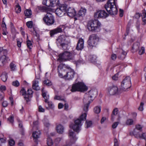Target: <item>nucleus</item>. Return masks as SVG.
Returning <instances> with one entry per match:
<instances>
[{
    "instance_id": "nucleus-61",
    "label": "nucleus",
    "mask_w": 146,
    "mask_h": 146,
    "mask_svg": "<svg viewBox=\"0 0 146 146\" xmlns=\"http://www.w3.org/2000/svg\"><path fill=\"white\" fill-rule=\"evenodd\" d=\"M111 58L112 60H115L117 58V56L115 54H113L111 55Z\"/></svg>"
},
{
    "instance_id": "nucleus-10",
    "label": "nucleus",
    "mask_w": 146,
    "mask_h": 146,
    "mask_svg": "<svg viewBox=\"0 0 146 146\" xmlns=\"http://www.w3.org/2000/svg\"><path fill=\"white\" fill-rule=\"evenodd\" d=\"M76 54L74 50L71 52L64 51V61L74 60L75 59L74 56Z\"/></svg>"
},
{
    "instance_id": "nucleus-18",
    "label": "nucleus",
    "mask_w": 146,
    "mask_h": 146,
    "mask_svg": "<svg viewBox=\"0 0 146 146\" xmlns=\"http://www.w3.org/2000/svg\"><path fill=\"white\" fill-rule=\"evenodd\" d=\"M40 80L39 78L35 79L33 83V88L36 90H40V87L38 85V83Z\"/></svg>"
},
{
    "instance_id": "nucleus-8",
    "label": "nucleus",
    "mask_w": 146,
    "mask_h": 146,
    "mask_svg": "<svg viewBox=\"0 0 146 146\" xmlns=\"http://www.w3.org/2000/svg\"><path fill=\"white\" fill-rule=\"evenodd\" d=\"M44 21L48 25L53 24L54 22V17L50 13H47L43 18Z\"/></svg>"
},
{
    "instance_id": "nucleus-4",
    "label": "nucleus",
    "mask_w": 146,
    "mask_h": 146,
    "mask_svg": "<svg viewBox=\"0 0 146 146\" xmlns=\"http://www.w3.org/2000/svg\"><path fill=\"white\" fill-rule=\"evenodd\" d=\"M87 90V87L83 83L78 82L72 84L71 91L73 92L76 91L84 92Z\"/></svg>"
},
{
    "instance_id": "nucleus-19",
    "label": "nucleus",
    "mask_w": 146,
    "mask_h": 146,
    "mask_svg": "<svg viewBox=\"0 0 146 146\" xmlns=\"http://www.w3.org/2000/svg\"><path fill=\"white\" fill-rule=\"evenodd\" d=\"M64 11V5H62L60 8H57L56 10V14L59 17H61L63 15Z\"/></svg>"
},
{
    "instance_id": "nucleus-36",
    "label": "nucleus",
    "mask_w": 146,
    "mask_h": 146,
    "mask_svg": "<svg viewBox=\"0 0 146 146\" xmlns=\"http://www.w3.org/2000/svg\"><path fill=\"white\" fill-rule=\"evenodd\" d=\"M101 109V108L100 106H96L94 108V112L95 113H99L100 112Z\"/></svg>"
},
{
    "instance_id": "nucleus-37",
    "label": "nucleus",
    "mask_w": 146,
    "mask_h": 146,
    "mask_svg": "<svg viewBox=\"0 0 146 146\" xmlns=\"http://www.w3.org/2000/svg\"><path fill=\"white\" fill-rule=\"evenodd\" d=\"M16 7L15 9V12L17 13H19L21 11V7L18 3L16 6Z\"/></svg>"
},
{
    "instance_id": "nucleus-41",
    "label": "nucleus",
    "mask_w": 146,
    "mask_h": 146,
    "mask_svg": "<svg viewBox=\"0 0 146 146\" xmlns=\"http://www.w3.org/2000/svg\"><path fill=\"white\" fill-rule=\"evenodd\" d=\"M8 144L10 146H14L15 145V141L13 139H10L8 141Z\"/></svg>"
},
{
    "instance_id": "nucleus-23",
    "label": "nucleus",
    "mask_w": 146,
    "mask_h": 146,
    "mask_svg": "<svg viewBox=\"0 0 146 146\" xmlns=\"http://www.w3.org/2000/svg\"><path fill=\"white\" fill-rule=\"evenodd\" d=\"M56 130L58 133L61 134L63 133L64 128L63 126L61 125H59L56 127Z\"/></svg>"
},
{
    "instance_id": "nucleus-45",
    "label": "nucleus",
    "mask_w": 146,
    "mask_h": 146,
    "mask_svg": "<svg viewBox=\"0 0 146 146\" xmlns=\"http://www.w3.org/2000/svg\"><path fill=\"white\" fill-rule=\"evenodd\" d=\"M44 83L47 86H50L52 84L51 82L48 80H45L44 81Z\"/></svg>"
},
{
    "instance_id": "nucleus-3",
    "label": "nucleus",
    "mask_w": 146,
    "mask_h": 146,
    "mask_svg": "<svg viewBox=\"0 0 146 146\" xmlns=\"http://www.w3.org/2000/svg\"><path fill=\"white\" fill-rule=\"evenodd\" d=\"M100 23L97 20H91L88 23V29L92 32H95L100 27Z\"/></svg>"
},
{
    "instance_id": "nucleus-25",
    "label": "nucleus",
    "mask_w": 146,
    "mask_h": 146,
    "mask_svg": "<svg viewBox=\"0 0 146 146\" xmlns=\"http://www.w3.org/2000/svg\"><path fill=\"white\" fill-rule=\"evenodd\" d=\"M64 47L66 48V50H68L70 47V43L69 40H64Z\"/></svg>"
},
{
    "instance_id": "nucleus-26",
    "label": "nucleus",
    "mask_w": 146,
    "mask_h": 146,
    "mask_svg": "<svg viewBox=\"0 0 146 146\" xmlns=\"http://www.w3.org/2000/svg\"><path fill=\"white\" fill-rule=\"evenodd\" d=\"M1 77V79L3 82H5L7 78V74L5 72H3L2 74Z\"/></svg>"
},
{
    "instance_id": "nucleus-30",
    "label": "nucleus",
    "mask_w": 146,
    "mask_h": 146,
    "mask_svg": "<svg viewBox=\"0 0 146 146\" xmlns=\"http://www.w3.org/2000/svg\"><path fill=\"white\" fill-rule=\"evenodd\" d=\"M51 0H43L42 4L47 6L50 7Z\"/></svg>"
},
{
    "instance_id": "nucleus-13",
    "label": "nucleus",
    "mask_w": 146,
    "mask_h": 146,
    "mask_svg": "<svg viewBox=\"0 0 146 146\" xmlns=\"http://www.w3.org/2000/svg\"><path fill=\"white\" fill-rule=\"evenodd\" d=\"M67 6L64 4V8L66 9V13L68 16L70 17H74L76 14V13L74 9L71 7H69L67 9Z\"/></svg>"
},
{
    "instance_id": "nucleus-12",
    "label": "nucleus",
    "mask_w": 146,
    "mask_h": 146,
    "mask_svg": "<svg viewBox=\"0 0 146 146\" xmlns=\"http://www.w3.org/2000/svg\"><path fill=\"white\" fill-rule=\"evenodd\" d=\"M82 124L81 121L77 119L75 121L74 124L73 125H70V127L73 129L74 131L78 132L80 130V128Z\"/></svg>"
},
{
    "instance_id": "nucleus-11",
    "label": "nucleus",
    "mask_w": 146,
    "mask_h": 146,
    "mask_svg": "<svg viewBox=\"0 0 146 146\" xmlns=\"http://www.w3.org/2000/svg\"><path fill=\"white\" fill-rule=\"evenodd\" d=\"M108 14L104 10L97 11L94 14V17L97 18H105L107 17Z\"/></svg>"
},
{
    "instance_id": "nucleus-60",
    "label": "nucleus",
    "mask_w": 146,
    "mask_h": 146,
    "mask_svg": "<svg viewBox=\"0 0 146 146\" xmlns=\"http://www.w3.org/2000/svg\"><path fill=\"white\" fill-rule=\"evenodd\" d=\"M112 78L114 80H117L118 78V75L117 74H115L112 77Z\"/></svg>"
},
{
    "instance_id": "nucleus-53",
    "label": "nucleus",
    "mask_w": 146,
    "mask_h": 146,
    "mask_svg": "<svg viewBox=\"0 0 146 146\" xmlns=\"http://www.w3.org/2000/svg\"><path fill=\"white\" fill-rule=\"evenodd\" d=\"M114 145L113 146H118V143L117 140L115 138L114 139Z\"/></svg>"
},
{
    "instance_id": "nucleus-28",
    "label": "nucleus",
    "mask_w": 146,
    "mask_h": 146,
    "mask_svg": "<svg viewBox=\"0 0 146 146\" xmlns=\"http://www.w3.org/2000/svg\"><path fill=\"white\" fill-rule=\"evenodd\" d=\"M54 144L53 141L51 137H47V144L48 146H51Z\"/></svg>"
},
{
    "instance_id": "nucleus-31",
    "label": "nucleus",
    "mask_w": 146,
    "mask_h": 146,
    "mask_svg": "<svg viewBox=\"0 0 146 146\" xmlns=\"http://www.w3.org/2000/svg\"><path fill=\"white\" fill-rule=\"evenodd\" d=\"M44 88H43L42 89V95L44 99V102H47L48 101V99L46 97V92H45L44 90Z\"/></svg>"
},
{
    "instance_id": "nucleus-24",
    "label": "nucleus",
    "mask_w": 146,
    "mask_h": 146,
    "mask_svg": "<svg viewBox=\"0 0 146 146\" xmlns=\"http://www.w3.org/2000/svg\"><path fill=\"white\" fill-rule=\"evenodd\" d=\"M59 4V0H51L50 7H54Z\"/></svg>"
},
{
    "instance_id": "nucleus-34",
    "label": "nucleus",
    "mask_w": 146,
    "mask_h": 146,
    "mask_svg": "<svg viewBox=\"0 0 146 146\" xmlns=\"http://www.w3.org/2000/svg\"><path fill=\"white\" fill-rule=\"evenodd\" d=\"M24 14L25 16L29 17L32 14L31 11L30 10L27 9L25 11Z\"/></svg>"
},
{
    "instance_id": "nucleus-1",
    "label": "nucleus",
    "mask_w": 146,
    "mask_h": 146,
    "mask_svg": "<svg viewBox=\"0 0 146 146\" xmlns=\"http://www.w3.org/2000/svg\"><path fill=\"white\" fill-rule=\"evenodd\" d=\"M97 93L96 91L91 90L89 91L88 94H86L84 96L83 100V103L85 105L84 107V110L86 111L88 110L89 105L91 102L94 99L97 95Z\"/></svg>"
},
{
    "instance_id": "nucleus-2",
    "label": "nucleus",
    "mask_w": 146,
    "mask_h": 146,
    "mask_svg": "<svg viewBox=\"0 0 146 146\" xmlns=\"http://www.w3.org/2000/svg\"><path fill=\"white\" fill-rule=\"evenodd\" d=\"M105 7L108 12L111 15H115L117 13L115 0H108L105 5Z\"/></svg>"
},
{
    "instance_id": "nucleus-49",
    "label": "nucleus",
    "mask_w": 146,
    "mask_h": 146,
    "mask_svg": "<svg viewBox=\"0 0 146 146\" xmlns=\"http://www.w3.org/2000/svg\"><path fill=\"white\" fill-rule=\"evenodd\" d=\"M12 85L15 87H18L19 85V83L17 80H16L12 82Z\"/></svg>"
},
{
    "instance_id": "nucleus-63",
    "label": "nucleus",
    "mask_w": 146,
    "mask_h": 146,
    "mask_svg": "<svg viewBox=\"0 0 146 146\" xmlns=\"http://www.w3.org/2000/svg\"><path fill=\"white\" fill-rule=\"evenodd\" d=\"M123 11L122 9H119V15L121 17H122L123 15Z\"/></svg>"
},
{
    "instance_id": "nucleus-6",
    "label": "nucleus",
    "mask_w": 146,
    "mask_h": 146,
    "mask_svg": "<svg viewBox=\"0 0 146 146\" xmlns=\"http://www.w3.org/2000/svg\"><path fill=\"white\" fill-rule=\"evenodd\" d=\"M99 40V37L96 35L92 34L90 36L88 41V45L91 47L95 46L97 44Z\"/></svg>"
},
{
    "instance_id": "nucleus-46",
    "label": "nucleus",
    "mask_w": 146,
    "mask_h": 146,
    "mask_svg": "<svg viewBox=\"0 0 146 146\" xmlns=\"http://www.w3.org/2000/svg\"><path fill=\"white\" fill-rule=\"evenodd\" d=\"M139 54L141 55L145 53V48L143 47H142L141 49L139 51Z\"/></svg>"
},
{
    "instance_id": "nucleus-43",
    "label": "nucleus",
    "mask_w": 146,
    "mask_h": 146,
    "mask_svg": "<svg viewBox=\"0 0 146 146\" xmlns=\"http://www.w3.org/2000/svg\"><path fill=\"white\" fill-rule=\"evenodd\" d=\"M10 67L11 71H14L15 70L16 65L13 63H11L10 64Z\"/></svg>"
},
{
    "instance_id": "nucleus-44",
    "label": "nucleus",
    "mask_w": 146,
    "mask_h": 146,
    "mask_svg": "<svg viewBox=\"0 0 146 146\" xmlns=\"http://www.w3.org/2000/svg\"><path fill=\"white\" fill-rule=\"evenodd\" d=\"M6 142V137H0V146H1V144Z\"/></svg>"
},
{
    "instance_id": "nucleus-27",
    "label": "nucleus",
    "mask_w": 146,
    "mask_h": 146,
    "mask_svg": "<svg viewBox=\"0 0 146 146\" xmlns=\"http://www.w3.org/2000/svg\"><path fill=\"white\" fill-rule=\"evenodd\" d=\"M83 110H84L83 109ZM85 111L84 113H83L80 116V119H79L81 121L85 120L86 119V117L87 116V112L88 111V110L87 111H86L84 110Z\"/></svg>"
},
{
    "instance_id": "nucleus-55",
    "label": "nucleus",
    "mask_w": 146,
    "mask_h": 146,
    "mask_svg": "<svg viewBox=\"0 0 146 146\" xmlns=\"http://www.w3.org/2000/svg\"><path fill=\"white\" fill-rule=\"evenodd\" d=\"M119 122H114L112 125V127L113 129H115L116 128L117 126L118 125V124Z\"/></svg>"
},
{
    "instance_id": "nucleus-35",
    "label": "nucleus",
    "mask_w": 146,
    "mask_h": 146,
    "mask_svg": "<svg viewBox=\"0 0 146 146\" xmlns=\"http://www.w3.org/2000/svg\"><path fill=\"white\" fill-rule=\"evenodd\" d=\"M92 121H86V128H88L92 126Z\"/></svg>"
},
{
    "instance_id": "nucleus-50",
    "label": "nucleus",
    "mask_w": 146,
    "mask_h": 146,
    "mask_svg": "<svg viewBox=\"0 0 146 146\" xmlns=\"http://www.w3.org/2000/svg\"><path fill=\"white\" fill-rule=\"evenodd\" d=\"M4 19V18H3V20L2 22L1 26L3 28H4V30H6V25L5 22H4V21L3 20Z\"/></svg>"
},
{
    "instance_id": "nucleus-14",
    "label": "nucleus",
    "mask_w": 146,
    "mask_h": 146,
    "mask_svg": "<svg viewBox=\"0 0 146 146\" xmlns=\"http://www.w3.org/2000/svg\"><path fill=\"white\" fill-rule=\"evenodd\" d=\"M118 88L115 86H113L109 87L108 89V93L110 95H113L118 93Z\"/></svg>"
},
{
    "instance_id": "nucleus-54",
    "label": "nucleus",
    "mask_w": 146,
    "mask_h": 146,
    "mask_svg": "<svg viewBox=\"0 0 146 146\" xmlns=\"http://www.w3.org/2000/svg\"><path fill=\"white\" fill-rule=\"evenodd\" d=\"M14 117L13 116H11L8 118V120H9L10 122L13 123L14 121Z\"/></svg>"
},
{
    "instance_id": "nucleus-52",
    "label": "nucleus",
    "mask_w": 146,
    "mask_h": 146,
    "mask_svg": "<svg viewBox=\"0 0 146 146\" xmlns=\"http://www.w3.org/2000/svg\"><path fill=\"white\" fill-rule=\"evenodd\" d=\"M144 104V103L143 102H141V103L140 106L138 108V109L139 111H142L143 110V106Z\"/></svg>"
},
{
    "instance_id": "nucleus-33",
    "label": "nucleus",
    "mask_w": 146,
    "mask_h": 146,
    "mask_svg": "<svg viewBox=\"0 0 146 146\" xmlns=\"http://www.w3.org/2000/svg\"><path fill=\"white\" fill-rule=\"evenodd\" d=\"M0 61L4 64L6 61V56L4 55L3 56H0Z\"/></svg>"
},
{
    "instance_id": "nucleus-56",
    "label": "nucleus",
    "mask_w": 146,
    "mask_h": 146,
    "mask_svg": "<svg viewBox=\"0 0 146 146\" xmlns=\"http://www.w3.org/2000/svg\"><path fill=\"white\" fill-rule=\"evenodd\" d=\"M68 105L64 101V110H68Z\"/></svg>"
},
{
    "instance_id": "nucleus-9",
    "label": "nucleus",
    "mask_w": 146,
    "mask_h": 146,
    "mask_svg": "<svg viewBox=\"0 0 146 146\" xmlns=\"http://www.w3.org/2000/svg\"><path fill=\"white\" fill-rule=\"evenodd\" d=\"M64 68H67L66 70V74L64 75V79L69 80H72L74 77L75 74V72L73 70L67 65L64 64Z\"/></svg>"
},
{
    "instance_id": "nucleus-48",
    "label": "nucleus",
    "mask_w": 146,
    "mask_h": 146,
    "mask_svg": "<svg viewBox=\"0 0 146 146\" xmlns=\"http://www.w3.org/2000/svg\"><path fill=\"white\" fill-rule=\"evenodd\" d=\"M46 103L48 104L49 107L51 109H53L54 108V104L52 102H48V100L47 102Z\"/></svg>"
},
{
    "instance_id": "nucleus-17",
    "label": "nucleus",
    "mask_w": 146,
    "mask_h": 146,
    "mask_svg": "<svg viewBox=\"0 0 146 146\" xmlns=\"http://www.w3.org/2000/svg\"><path fill=\"white\" fill-rule=\"evenodd\" d=\"M84 47V40L80 38L78 40L76 47V49L78 50H81Z\"/></svg>"
},
{
    "instance_id": "nucleus-47",
    "label": "nucleus",
    "mask_w": 146,
    "mask_h": 146,
    "mask_svg": "<svg viewBox=\"0 0 146 146\" xmlns=\"http://www.w3.org/2000/svg\"><path fill=\"white\" fill-rule=\"evenodd\" d=\"M26 25L29 28H31L33 26V22L32 21H28Z\"/></svg>"
},
{
    "instance_id": "nucleus-57",
    "label": "nucleus",
    "mask_w": 146,
    "mask_h": 146,
    "mask_svg": "<svg viewBox=\"0 0 146 146\" xmlns=\"http://www.w3.org/2000/svg\"><path fill=\"white\" fill-rule=\"evenodd\" d=\"M118 113V110L117 108L115 109H114L112 112L113 114L115 115H116Z\"/></svg>"
},
{
    "instance_id": "nucleus-64",
    "label": "nucleus",
    "mask_w": 146,
    "mask_h": 146,
    "mask_svg": "<svg viewBox=\"0 0 146 146\" xmlns=\"http://www.w3.org/2000/svg\"><path fill=\"white\" fill-rule=\"evenodd\" d=\"M2 105L3 107H7L8 105V103L6 101L3 102L2 103Z\"/></svg>"
},
{
    "instance_id": "nucleus-39",
    "label": "nucleus",
    "mask_w": 146,
    "mask_h": 146,
    "mask_svg": "<svg viewBox=\"0 0 146 146\" xmlns=\"http://www.w3.org/2000/svg\"><path fill=\"white\" fill-rule=\"evenodd\" d=\"M61 140V137H56L55 139L54 142V144L56 146H57Z\"/></svg>"
},
{
    "instance_id": "nucleus-22",
    "label": "nucleus",
    "mask_w": 146,
    "mask_h": 146,
    "mask_svg": "<svg viewBox=\"0 0 146 146\" xmlns=\"http://www.w3.org/2000/svg\"><path fill=\"white\" fill-rule=\"evenodd\" d=\"M86 9L84 8H81L79 11L77 16L79 17L84 16L86 13Z\"/></svg>"
},
{
    "instance_id": "nucleus-59",
    "label": "nucleus",
    "mask_w": 146,
    "mask_h": 146,
    "mask_svg": "<svg viewBox=\"0 0 146 146\" xmlns=\"http://www.w3.org/2000/svg\"><path fill=\"white\" fill-rule=\"evenodd\" d=\"M17 121L19 123V127L21 128H22L23 125L22 122L19 119H17Z\"/></svg>"
},
{
    "instance_id": "nucleus-29",
    "label": "nucleus",
    "mask_w": 146,
    "mask_h": 146,
    "mask_svg": "<svg viewBox=\"0 0 146 146\" xmlns=\"http://www.w3.org/2000/svg\"><path fill=\"white\" fill-rule=\"evenodd\" d=\"M142 21L144 23V24H146V12L145 10L143 11L142 14Z\"/></svg>"
},
{
    "instance_id": "nucleus-15",
    "label": "nucleus",
    "mask_w": 146,
    "mask_h": 146,
    "mask_svg": "<svg viewBox=\"0 0 146 146\" xmlns=\"http://www.w3.org/2000/svg\"><path fill=\"white\" fill-rule=\"evenodd\" d=\"M62 32L61 26H60L57 28L50 31V36L53 37L54 35L59 33Z\"/></svg>"
},
{
    "instance_id": "nucleus-62",
    "label": "nucleus",
    "mask_w": 146,
    "mask_h": 146,
    "mask_svg": "<svg viewBox=\"0 0 146 146\" xmlns=\"http://www.w3.org/2000/svg\"><path fill=\"white\" fill-rule=\"evenodd\" d=\"M38 110L39 111L43 112L44 111V110L43 108L41 106H39L38 108Z\"/></svg>"
},
{
    "instance_id": "nucleus-7",
    "label": "nucleus",
    "mask_w": 146,
    "mask_h": 146,
    "mask_svg": "<svg viewBox=\"0 0 146 146\" xmlns=\"http://www.w3.org/2000/svg\"><path fill=\"white\" fill-rule=\"evenodd\" d=\"M121 88L125 91H126L131 86L130 78L128 76L124 79L121 83Z\"/></svg>"
},
{
    "instance_id": "nucleus-40",
    "label": "nucleus",
    "mask_w": 146,
    "mask_h": 146,
    "mask_svg": "<svg viewBox=\"0 0 146 146\" xmlns=\"http://www.w3.org/2000/svg\"><path fill=\"white\" fill-rule=\"evenodd\" d=\"M54 100H63L64 99L63 96L57 95H56L54 97Z\"/></svg>"
},
{
    "instance_id": "nucleus-51",
    "label": "nucleus",
    "mask_w": 146,
    "mask_h": 146,
    "mask_svg": "<svg viewBox=\"0 0 146 146\" xmlns=\"http://www.w3.org/2000/svg\"><path fill=\"white\" fill-rule=\"evenodd\" d=\"M21 94L22 95H25L26 94H27V92H26L25 90V89L24 88H22L21 89L20 92Z\"/></svg>"
},
{
    "instance_id": "nucleus-38",
    "label": "nucleus",
    "mask_w": 146,
    "mask_h": 146,
    "mask_svg": "<svg viewBox=\"0 0 146 146\" xmlns=\"http://www.w3.org/2000/svg\"><path fill=\"white\" fill-rule=\"evenodd\" d=\"M133 123V120L132 119H128L126 121V124L127 125H132Z\"/></svg>"
},
{
    "instance_id": "nucleus-32",
    "label": "nucleus",
    "mask_w": 146,
    "mask_h": 146,
    "mask_svg": "<svg viewBox=\"0 0 146 146\" xmlns=\"http://www.w3.org/2000/svg\"><path fill=\"white\" fill-rule=\"evenodd\" d=\"M41 134V133L40 131L37 130L33 132L32 134L33 137H39Z\"/></svg>"
},
{
    "instance_id": "nucleus-20",
    "label": "nucleus",
    "mask_w": 146,
    "mask_h": 146,
    "mask_svg": "<svg viewBox=\"0 0 146 146\" xmlns=\"http://www.w3.org/2000/svg\"><path fill=\"white\" fill-rule=\"evenodd\" d=\"M57 43L58 46H60L62 48L64 44V36H59L57 39Z\"/></svg>"
},
{
    "instance_id": "nucleus-16",
    "label": "nucleus",
    "mask_w": 146,
    "mask_h": 146,
    "mask_svg": "<svg viewBox=\"0 0 146 146\" xmlns=\"http://www.w3.org/2000/svg\"><path fill=\"white\" fill-rule=\"evenodd\" d=\"M143 127V126L140 125H137L136 126V128L133 131L131 132L130 133V136H136L137 135L138 132L137 130H141Z\"/></svg>"
},
{
    "instance_id": "nucleus-5",
    "label": "nucleus",
    "mask_w": 146,
    "mask_h": 146,
    "mask_svg": "<svg viewBox=\"0 0 146 146\" xmlns=\"http://www.w3.org/2000/svg\"><path fill=\"white\" fill-rule=\"evenodd\" d=\"M58 58L57 59V61L60 63H62L64 60V53H62L59 55ZM64 65L61 63L60 64L58 68V76L61 78H63L64 76L63 74V73L64 72L63 69V66Z\"/></svg>"
},
{
    "instance_id": "nucleus-21",
    "label": "nucleus",
    "mask_w": 146,
    "mask_h": 146,
    "mask_svg": "<svg viewBox=\"0 0 146 146\" xmlns=\"http://www.w3.org/2000/svg\"><path fill=\"white\" fill-rule=\"evenodd\" d=\"M33 93V91L31 89H28L27 92V94L24 96V98L25 100H26L27 102H28L30 101L29 98V96L32 94Z\"/></svg>"
},
{
    "instance_id": "nucleus-42",
    "label": "nucleus",
    "mask_w": 146,
    "mask_h": 146,
    "mask_svg": "<svg viewBox=\"0 0 146 146\" xmlns=\"http://www.w3.org/2000/svg\"><path fill=\"white\" fill-rule=\"evenodd\" d=\"M27 47L30 49L32 48L33 47L31 41L28 40L27 41Z\"/></svg>"
},
{
    "instance_id": "nucleus-58",
    "label": "nucleus",
    "mask_w": 146,
    "mask_h": 146,
    "mask_svg": "<svg viewBox=\"0 0 146 146\" xmlns=\"http://www.w3.org/2000/svg\"><path fill=\"white\" fill-rule=\"evenodd\" d=\"M38 124V121H34L33 123V128L35 127H37V125Z\"/></svg>"
}]
</instances>
